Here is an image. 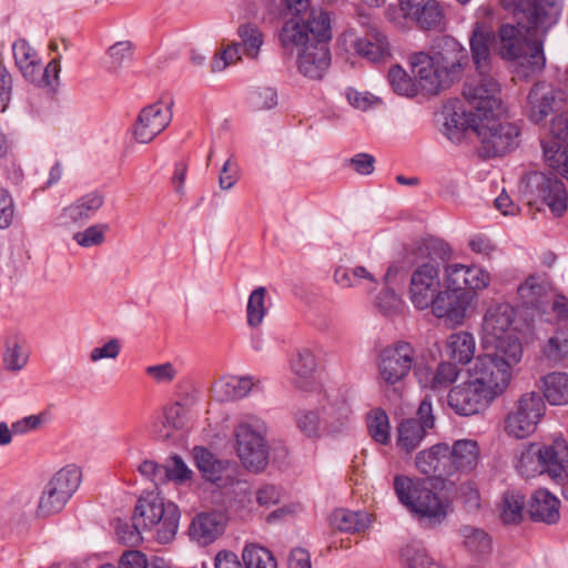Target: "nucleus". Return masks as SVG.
Listing matches in <instances>:
<instances>
[{
  "label": "nucleus",
  "instance_id": "nucleus-1",
  "mask_svg": "<svg viewBox=\"0 0 568 568\" xmlns=\"http://www.w3.org/2000/svg\"><path fill=\"white\" fill-rule=\"evenodd\" d=\"M468 61L467 50L455 39H444V49L435 55L415 52L409 57V65L418 82L404 69L394 65L388 71V81L393 90L404 97H414L420 89L426 94H437L448 87L454 74Z\"/></svg>",
  "mask_w": 568,
  "mask_h": 568
},
{
  "label": "nucleus",
  "instance_id": "nucleus-2",
  "mask_svg": "<svg viewBox=\"0 0 568 568\" xmlns=\"http://www.w3.org/2000/svg\"><path fill=\"white\" fill-rule=\"evenodd\" d=\"M511 378L507 361L498 365L489 356H477L467 369V379L449 390L448 405L463 416L478 414L507 390Z\"/></svg>",
  "mask_w": 568,
  "mask_h": 568
},
{
  "label": "nucleus",
  "instance_id": "nucleus-3",
  "mask_svg": "<svg viewBox=\"0 0 568 568\" xmlns=\"http://www.w3.org/2000/svg\"><path fill=\"white\" fill-rule=\"evenodd\" d=\"M478 120L468 119L457 111L447 115L444 123V133L457 143L467 131L476 133L480 150L485 156H499L518 145L519 128L503 116V110L490 115L480 114Z\"/></svg>",
  "mask_w": 568,
  "mask_h": 568
},
{
  "label": "nucleus",
  "instance_id": "nucleus-4",
  "mask_svg": "<svg viewBox=\"0 0 568 568\" xmlns=\"http://www.w3.org/2000/svg\"><path fill=\"white\" fill-rule=\"evenodd\" d=\"M449 255L448 244L439 239L426 240L412 251L410 262L414 270L407 296L416 310H428L442 292L440 261Z\"/></svg>",
  "mask_w": 568,
  "mask_h": 568
},
{
  "label": "nucleus",
  "instance_id": "nucleus-5",
  "mask_svg": "<svg viewBox=\"0 0 568 568\" xmlns=\"http://www.w3.org/2000/svg\"><path fill=\"white\" fill-rule=\"evenodd\" d=\"M525 24L506 23L500 26L496 41V51L498 55L514 62L517 73L524 78H529L540 72L546 63L542 42L539 34L546 32L551 26H536L528 28L529 21Z\"/></svg>",
  "mask_w": 568,
  "mask_h": 568
},
{
  "label": "nucleus",
  "instance_id": "nucleus-6",
  "mask_svg": "<svg viewBox=\"0 0 568 568\" xmlns=\"http://www.w3.org/2000/svg\"><path fill=\"white\" fill-rule=\"evenodd\" d=\"M515 308L508 303H499L487 308L483 320V346L496 364L509 363V369L520 363L524 349L516 335ZM523 328H520L521 331Z\"/></svg>",
  "mask_w": 568,
  "mask_h": 568
},
{
  "label": "nucleus",
  "instance_id": "nucleus-7",
  "mask_svg": "<svg viewBox=\"0 0 568 568\" xmlns=\"http://www.w3.org/2000/svg\"><path fill=\"white\" fill-rule=\"evenodd\" d=\"M132 520L138 523L142 530L155 529L156 539L161 544H166L178 531L180 511L173 503H164L160 495L148 494L138 500Z\"/></svg>",
  "mask_w": 568,
  "mask_h": 568
},
{
  "label": "nucleus",
  "instance_id": "nucleus-8",
  "mask_svg": "<svg viewBox=\"0 0 568 568\" xmlns=\"http://www.w3.org/2000/svg\"><path fill=\"white\" fill-rule=\"evenodd\" d=\"M416 361L412 344L396 342L384 347L377 357L378 384L388 397L399 398L404 381Z\"/></svg>",
  "mask_w": 568,
  "mask_h": 568
},
{
  "label": "nucleus",
  "instance_id": "nucleus-9",
  "mask_svg": "<svg viewBox=\"0 0 568 568\" xmlns=\"http://www.w3.org/2000/svg\"><path fill=\"white\" fill-rule=\"evenodd\" d=\"M517 470L526 478L547 473L554 480L568 476V445L556 442L552 446L529 445L519 455Z\"/></svg>",
  "mask_w": 568,
  "mask_h": 568
},
{
  "label": "nucleus",
  "instance_id": "nucleus-10",
  "mask_svg": "<svg viewBox=\"0 0 568 568\" xmlns=\"http://www.w3.org/2000/svg\"><path fill=\"white\" fill-rule=\"evenodd\" d=\"M517 295L527 329H535L538 322H551L555 300L546 274L529 275L518 286Z\"/></svg>",
  "mask_w": 568,
  "mask_h": 568
},
{
  "label": "nucleus",
  "instance_id": "nucleus-11",
  "mask_svg": "<svg viewBox=\"0 0 568 568\" xmlns=\"http://www.w3.org/2000/svg\"><path fill=\"white\" fill-rule=\"evenodd\" d=\"M265 434V423L256 417H248L234 428L236 454L243 466L252 471H261L268 464L270 450Z\"/></svg>",
  "mask_w": 568,
  "mask_h": 568
},
{
  "label": "nucleus",
  "instance_id": "nucleus-12",
  "mask_svg": "<svg viewBox=\"0 0 568 568\" xmlns=\"http://www.w3.org/2000/svg\"><path fill=\"white\" fill-rule=\"evenodd\" d=\"M394 489L399 501L420 518H426L434 524L445 518V505L423 483H415L409 477L397 475L394 479Z\"/></svg>",
  "mask_w": 568,
  "mask_h": 568
},
{
  "label": "nucleus",
  "instance_id": "nucleus-13",
  "mask_svg": "<svg viewBox=\"0 0 568 568\" xmlns=\"http://www.w3.org/2000/svg\"><path fill=\"white\" fill-rule=\"evenodd\" d=\"M81 479V469L75 465H68L58 470L45 485L39 499L38 516L48 517L60 513L78 490Z\"/></svg>",
  "mask_w": 568,
  "mask_h": 568
},
{
  "label": "nucleus",
  "instance_id": "nucleus-14",
  "mask_svg": "<svg viewBox=\"0 0 568 568\" xmlns=\"http://www.w3.org/2000/svg\"><path fill=\"white\" fill-rule=\"evenodd\" d=\"M546 413L544 397L538 392H527L507 415L505 429L509 436L521 439L531 435Z\"/></svg>",
  "mask_w": 568,
  "mask_h": 568
},
{
  "label": "nucleus",
  "instance_id": "nucleus-15",
  "mask_svg": "<svg viewBox=\"0 0 568 568\" xmlns=\"http://www.w3.org/2000/svg\"><path fill=\"white\" fill-rule=\"evenodd\" d=\"M525 195L529 201H540L551 213L561 216L568 209L565 184L556 176L544 172H531L525 178Z\"/></svg>",
  "mask_w": 568,
  "mask_h": 568
},
{
  "label": "nucleus",
  "instance_id": "nucleus-16",
  "mask_svg": "<svg viewBox=\"0 0 568 568\" xmlns=\"http://www.w3.org/2000/svg\"><path fill=\"white\" fill-rule=\"evenodd\" d=\"M479 75V82L477 84H466L463 92L469 108L457 112L458 114H465L467 120H478L481 118L480 114L487 116L503 110L498 82L488 73Z\"/></svg>",
  "mask_w": 568,
  "mask_h": 568
},
{
  "label": "nucleus",
  "instance_id": "nucleus-17",
  "mask_svg": "<svg viewBox=\"0 0 568 568\" xmlns=\"http://www.w3.org/2000/svg\"><path fill=\"white\" fill-rule=\"evenodd\" d=\"M551 138L542 140L545 163L568 181V116H556L550 125Z\"/></svg>",
  "mask_w": 568,
  "mask_h": 568
},
{
  "label": "nucleus",
  "instance_id": "nucleus-18",
  "mask_svg": "<svg viewBox=\"0 0 568 568\" xmlns=\"http://www.w3.org/2000/svg\"><path fill=\"white\" fill-rule=\"evenodd\" d=\"M490 274L476 265L448 264L444 271L445 290L470 293L485 290L490 284Z\"/></svg>",
  "mask_w": 568,
  "mask_h": 568
},
{
  "label": "nucleus",
  "instance_id": "nucleus-19",
  "mask_svg": "<svg viewBox=\"0 0 568 568\" xmlns=\"http://www.w3.org/2000/svg\"><path fill=\"white\" fill-rule=\"evenodd\" d=\"M172 121L171 106L164 103H153L143 108L132 129L136 142L148 144L162 133Z\"/></svg>",
  "mask_w": 568,
  "mask_h": 568
},
{
  "label": "nucleus",
  "instance_id": "nucleus-20",
  "mask_svg": "<svg viewBox=\"0 0 568 568\" xmlns=\"http://www.w3.org/2000/svg\"><path fill=\"white\" fill-rule=\"evenodd\" d=\"M433 408L426 396L417 409V418H407L398 426L397 445L406 453L413 452L420 444L426 430L434 426Z\"/></svg>",
  "mask_w": 568,
  "mask_h": 568
},
{
  "label": "nucleus",
  "instance_id": "nucleus-21",
  "mask_svg": "<svg viewBox=\"0 0 568 568\" xmlns=\"http://www.w3.org/2000/svg\"><path fill=\"white\" fill-rule=\"evenodd\" d=\"M473 294L458 293L452 290H442L432 306V314L454 327L464 323L467 310L470 306Z\"/></svg>",
  "mask_w": 568,
  "mask_h": 568
},
{
  "label": "nucleus",
  "instance_id": "nucleus-22",
  "mask_svg": "<svg viewBox=\"0 0 568 568\" xmlns=\"http://www.w3.org/2000/svg\"><path fill=\"white\" fill-rule=\"evenodd\" d=\"M561 92L546 83H536L528 93L525 112L535 123H541L559 109Z\"/></svg>",
  "mask_w": 568,
  "mask_h": 568
},
{
  "label": "nucleus",
  "instance_id": "nucleus-23",
  "mask_svg": "<svg viewBox=\"0 0 568 568\" xmlns=\"http://www.w3.org/2000/svg\"><path fill=\"white\" fill-rule=\"evenodd\" d=\"M343 40L357 54L371 62H381L390 55L386 37L376 28H371L362 37L354 31H347L343 34Z\"/></svg>",
  "mask_w": 568,
  "mask_h": 568
},
{
  "label": "nucleus",
  "instance_id": "nucleus-24",
  "mask_svg": "<svg viewBox=\"0 0 568 568\" xmlns=\"http://www.w3.org/2000/svg\"><path fill=\"white\" fill-rule=\"evenodd\" d=\"M399 11L424 30H440L444 14L436 0H399Z\"/></svg>",
  "mask_w": 568,
  "mask_h": 568
},
{
  "label": "nucleus",
  "instance_id": "nucleus-25",
  "mask_svg": "<svg viewBox=\"0 0 568 568\" xmlns=\"http://www.w3.org/2000/svg\"><path fill=\"white\" fill-rule=\"evenodd\" d=\"M195 465L203 478L220 488L233 481V466L229 460L219 459L212 452L202 446L193 448Z\"/></svg>",
  "mask_w": 568,
  "mask_h": 568
},
{
  "label": "nucleus",
  "instance_id": "nucleus-26",
  "mask_svg": "<svg viewBox=\"0 0 568 568\" xmlns=\"http://www.w3.org/2000/svg\"><path fill=\"white\" fill-rule=\"evenodd\" d=\"M331 64L328 44L325 41L312 42L298 51L297 68L301 74L312 80L324 77Z\"/></svg>",
  "mask_w": 568,
  "mask_h": 568
},
{
  "label": "nucleus",
  "instance_id": "nucleus-27",
  "mask_svg": "<svg viewBox=\"0 0 568 568\" xmlns=\"http://www.w3.org/2000/svg\"><path fill=\"white\" fill-rule=\"evenodd\" d=\"M495 40L494 27L488 20L475 23L469 43L473 62L479 74L490 70V45Z\"/></svg>",
  "mask_w": 568,
  "mask_h": 568
},
{
  "label": "nucleus",
  "instance_id": "nucleus-28",
  "mask_svg": "<svg viewBox=\"0 0 568 568\" xmlns=\"http://www.w3.org/2000/svg\"><path fill=\"white\" fill-rule=\"evenodd\" d=\"M226 526V517L220 511L201 513L190 525V537L200 545L206 546L216 540Z\"/></svg>",
  "mask_w": 568,
  "mask_h": 568
},
{
  "label": "nucleus",
  "instance_id": "nucleus-29",
  "mask_svg": "<svg viewBox=\"0 0 568 568\" xmlns=\"http://www.w3.org/2000/svg\"><path fill=\"white\" fill-rule=\"evenodd\" d=\"M197 404L195 393H183L179 398L163 407V426L169 429L164 437L169 438L172 432L183 429L190 419L192 408Z\"/></svg>",
  "mask_w": 568,
  "mask_h": 568
},
{
  "label": "nucleus",
  "instance_id": "nucleus-30",
  "mask_svg": "<svg viewBox=\"0 0 568 568\" xmlns=\"http://www.w3.org/2000/svg\"><path fill=\"white\" fill-rule=\"evenodd\" d=\"M416 467L428 476H450L453 466L449 462V446L437 444L420 452L416 457Z\"/></svg>",
  "mask_w": 568,
  "mask_h": 568
},
{
  "label": "nucleus",
  "instance_id": "nucleus-31",
  "mask_svg": "<svg viewBox=\"0 0 568 568\" xmlns=\"http://www.w3.org/2000/svg\"><path fill=\"white\" fill-rule=\"evenodd\" d=\"M291 372L294 376L293 382L303 392L316 389L318 383L316 379V359L314 354L303 348L294 354L290 361Z\"/></svg>",
  "mask_w": 568,
  "mask_h": 568
},
{
  "label": "nucleus",
  "instance_id": "nucleus-32",
  "mask_svg": "<svg viewBox=\"0 0 568 568\" xmlns=\"http://www.w3.org/2000/svg\"><path fill=\"white\" fill-rule=\"evenodd\" d=\"M104 204L102 193L94 191L84 194L75 202L64 207L59 216L61 225L84 222L91 219Z\"/></svg>",
  "mask_w": 568,
  "mask_h": 568
},
{
  "label": "nucleus",
  "instance_id": "nucleus-33",
  "mask_svg": "<svg viewBox=\"0 0 568 568\" xmlns=\"http://www.w3.org/2000/svg\"><path fill=\"white\" fill-rule=\"evenodd\" d=\"M559 499L548 490H536L529 503L527 513L534 521L555 524L559 519Z\"/></svg>",
  "mask_w": 568,
  "mask_h": 568
},
{
  "label": "nucleus",
  "instance_id": "nucleus-34",
  "mask_svg": "<svg viewBox=\"0 0 568 568\" xmlns=\"http://www.w3.org/2000/svg\"><path fill=\"white\" fill-rule=\"evenodd\" d=\"M479 460V447L475 440L460 439L449 447V462L452 464V475L456 471L469 473L474 470Z\"/></svg>",
  "mask_w": 568,
  "mask_h": 568
},
{
  "label": "nucleus",
  "instance_id": "nucleus-35",
  "mask_svg": "<svg viewBox=\"0 0 568 568\" xmlns=\"http://www.w3.org/2000/svg\"><path fill=\"white\" fill-rule=\"evenodd\" d=\"M334 281L343 288L364 287L367 291H374L378 284L375 275L362 265L352 268L337 267L334 272Z\"/></svg>",
  "mask_w": 568,
  "mask_h": 568
},
{
  "label": "nucleus",
  "instance_id": "nucleus-36",
  "mask_svg": "<svg viewBox=\"0 0 568 568\" xmlns=\"http://www.w3.org/2000/svg\"><path fill=\"white\" fill-rule=\"evenodd\" d=\"M13 57L18 69L28 81L39 80V63L41 61L38 52L23 39L17 40L12 45Z\"/></svg>",
  "mask_w": 568,
  "mask_h": 568
},
{
  "label": "nucleus",
  "instance_id": "nucleus-37",
  "mask_svg": "<svg viewBox=\"0 0 568 568\" xmlns=\"http://www.w3.org/2000/svg\"><path fill=\"white\" fill-rule=\"evenodd\" d=\"M239 42L233 41L241 54L251 60H257L264 43V34L261 29L251 22L240 23L236 30Z\"/></svg>",
  "mask_w": 568,
  "mask_h": 568
},
{
  "label": "nucleus",
  "instance_id": "nucleus-38",
  "mask_svg": "<svg viewBox=\"0 0 568 568\" xmlns=\"http://www.w3.org/2000/svg\"><path fill=\"white\" fill-rule=\"evenodd\" d=\"M476 342L471 333L460 331L448 336L446 353L448 357L459 364H468L474 358Z\"/></svg>",
  "mask_w": 568,
  "mask_h": 568
},
{
  "label": "nucleus",
  "instance_id": "nucleus-39",
  "mask_svg": "<svg viewBox=\"0 0 568 568\" xmlns=\"http://www.w3.org/2000/svg\"><path fill=\"white\" fill-rule=\"evenodd\" d=\"M525 496L519 490L504 493L499 504L498 514L505 525H517L524 519Z\"/></svg>",
  "mask_w": 568,
  "mask_h": 568
},
{
  "label": "nucleus",
  "instance_id": "nucleus-40",
  "mask_svg": "<svg viewBox=\"0 0 568 568\" xmlns=\"http://www.w3.org/2000/svg\"><path fill=\"white\" fill-rule=\"evenodd\" d=\"M304 18H291L283 26L280 40L282 45L287 50H303L305 45L314 42L305 26Z\"/></svg>",
  "mask_w": 568,
  "mask_h": 568
},
{
  "label": "nucleus",
  "instance_id": "nucleus-41",
  "mask_svg": "<svg viewBox=\"0 0 568 568\" xmlns=\"http://www.w3.org/2000/svg\"><path fill=\"white\" fill-rule=\"evenodd\" d=\"M542 397L550 405L568 404V374L551 373L542 378Z\"/></svg>",
  "mask_w": 568,
  "mask_h": 568
},
{
  "label": "nucleus",
  "instance_id": "nucleus-42",
  "mask_svg": "<svg viewBox=\"0 0 568 568\" xmlns=\"http://www.w3.org/2000/svg\"><path fill=\"white\" fill-rule=\"evenodd\" d=\"M251 377L229 376L220 379L214 389L221 400L245 397L253 387Z\"/></svg>",
  "mask_w": 568,
  "mask_h": 568
},
{
  "label": "nucleus",
  "instance_id": "nucleus-43",
  "mask_svg": "<svg viewBox=\"0 0 568 568\" xmlns=\"http://www.w3.org/2000/svg\"><path fill=\"white\" fill-rule=\"evenodd\" d=\"M367 521L366 514L343 508L334 510L329 517L332 528L344 532H355L364 529L367 526Z\"/></svg>",
  "mask_w": 568,
  "mask_h": 568
},
{
  "label": "nucleus",
  "instance_id": "nucleus-44",
  "mask_svg": "<svg viewBox=\"0 0 568 568\" xmlns=\"http://www.w3.org/2000/svg\"><path fill=\"white\" fill-rule=\"evenodd\" d=\"M303 24L314 42L325 41L327 43L331 39L329 18L323 10L310 9L304 14Z\"/></svg>",
  "mask_w": 568,
  "mask_h": 568
},
{
  "label": "nucleus",
  "instance_id": "nucleus-45",
  "mask_svg": "<svg viewBox=\"0 0 568 568\" xmlns=\"http://www.w3.org/2000/svg\"><path fill=\"white\" fill-rule=\"evenodd\" d=\"M561 10V0H535L530 18L535 21V26H552L557 22Z\"/></svg>",
  "mask_w": 568,
  "mask_h": 568
},
{
  "label": "nucleus",
  "instance_id": "nucleus-46",
  "mask_svg": "<svg viewBox=\"0 0 568 568\" xmlns=\"http://www.w3.org/2000/svg\"><path fill=\"white\" fill-rule=\"evenodd\" d=\"M295 424L297 429L308 438L321 437L325 429L320 413L314 409H301L296 412Z\"/></svg>",
  "mask_w": 568,
  "mask_h": 568
},
{
  "label": "nucleus",
  "instance_id": "nucleus-47",
  "mask_svg": "<svg viewBox=\"0 0 568 568\" xmlns=\"http://www.w3.org/2000/svg\"><path fill=\"white\" fill-rule=\"evenodd\" d=\"M465 547L474 554H487L491 549V538L481 528L465 526L460 529Z\"/></svg>",
  "mask_w": 568,
  "mask_h": 568
},
{
  "label": "nucleus",
  "instance_id": "nucleus-48",
  "mask_svg": "<svg viewBox=\"0 0 568 568\" xmlns=\"http://www.w3.org/2000/svg\"><path fill=\"white\" fill-rule=\"evenodd\" d=\"M246 568H277L273 554L258 545H247L242 554Z\"/></svg>",
  "mask_w": 568,
  "mask_h": 568
},
{
  "label": "nucleus",
  "instance_id": "nucleus-49",
  "mask_svg": "<svg viewBox=\"0 0 568 568\" xmlns=\"http://www.w3.org/2000/svg\"><path fill=\"white\" fill-rule=\"evenodd\" d=\"M367 427L371 437L379 444L386 445L390 438V427L387 414L382 409H374L368 414Z\"/></svg>",
  "mask_w": 568,
  "mask_h": 568
},
{
  "label": "nucleus",
  "instance_id": "nucleus-50",
  "mask_svg": "<svg viewBox=\"0 0 568 568\" xmlns=\"http://www.w3.org/2000/svg\"><path fill=\"white\" fill-rule=\"evenodd\" d=\"M266 288L260 286L255 288L248 296L246 306L247 324L251 327H257L262 324L266 314L265 297Z\"/></svg>",
  "mask_w": 568,
  "mask_h": 568
},
{
  "label": "nucleus",
  "instance_id": "nucleus-51",
  "mask_svg": "<svg viewBox=\"0 0 568 568\" xmlns=\"http://www.w3.org/2000/svg\"><path fill=\"white\" fill-rule=\"evenodd\" d=\"M28 362V354L14 338L6 341V352L3 354V363L8 371H21Z\"/></svg>",
  "mask_w": 568,
  "mask_h": 568
},
{
  "label": "nucleus",
  "instance_id": "nucleus-52",
  "mask_svg": "<svg viewBox=\"0 0 568 568\" xmlns=\"http://www.w3.org/2000/svg\"><path fill=\"white\" fill-rule=\"evenodd\" d=\"M544 354L552 361L559 362L568 358V334L558 331L551 336L542 348Z\"/></svg>",
  "mask_w": 568,
  "mask_h": 568
},
{
  "label": "nucleus",
  "instance_id": "nucleus-53",
  "mask_svg": "<svg viewBox=\"0 0 568 568\" xmlns=\"http://www.w3.org/2000/svg\"><path fill=\"white\" fill-rule=\"evenodd\" d=\"M133 44L131 41H119L112 44L108 51V63L112 71H118L124 62L132 59Z\"/></svg>",
  "mask_w": 568,
  "mask_h": 568
},
{
  "label": "nucleus",
  "instance_id": "nucleus-54",
  "mask_svg": "<svg viewBox=\"0 0 568 568\" xmlns=\"http://www.w3.org/2000/svg\"><path fill=\"white\" fill-rule=\"evenodd\" d=\"M106 224H94L84 231L73 234V240L82 247H92L101 245L105 240Z\"/></svg>",
  "mask_w": 568,
  "mask_h": 568
},
{
  "label": "nucleus",
  "instance_id": "nucleus-55",
  "mask_svg": "<svg viewBox=\"0 0 568 568\" xmlns=\"http://www.w3.org/2000/svg\"><path fill=\"white\" fill-rule=\"evenodd\" d=\"M500 3L504 9L514 13L519 26H526L525 20L528 19V28H531V26L536 27L534 23L535 21L530 18V16H532V6H535V0H500Z\"/></svg>",
  "mask_w": 568,
  "mask_h": 568
},
{
  "label": "nucleus",
  "instance_id": "nucleus-56",
  "mask_svg": "<svg viewBox=\"0 0 568 568\" xmlns=\"http://www.w3.org/2000/svg\"><path fill=\"white\" fill-rule=\"evenodd\" d=\"M242 60V54L239 51L237 47L231 42L226 47H224L221 51L216 52L212 63H211V71L222 72L224 71L229 65L237 63Z\"/></svg>",
  "mask_w": 568,
  "mask_h": 568
},
{
  "label": "nucleus",
  "instance_id": "nucleus-57",
  "mask_svg": "<svg viewBox=\"0 0 568 568\" xmlns=\"http://www.w3.org/2000/svg\"><path fill=\"white\" fill-rule=\"evenodd\" d=\"M457 367L453 363L444 362L437 366L429 386L435 390L446 388L452 385L457 379Z\"/></svg>",
  "mask_w": 568,
  "mask_h": 568
},
{
  "label": "nucleus",
  "instance_id": "nucleus-58",
  "mask_svg": "<svg viewBox=\"0 0 568 568\" xmlns=\"http://www.w3.org/2000/svg\"><path fill=\"white\" fill-rule=\"evenodd\" d=\"M403 301L393 288H384L376 298V306L385 315H392L400 311Z\"/></svg>",
  "mask_w": 568,
  "mask_h": 568
},
{
  "label": "nucleus",
  "instance_id": "nucleus-59",
  "mask_svg": "<svg viewBox=\"0 0 568 568\" xmlns=\"http://www.w3.org/2000/svg\"><path fill=\"white\" fill-rule=\"evenodd\" d=\"M16 216V204L10 192L0 186V230L10 227Z\"/></svg>",
  "mask_w": 568,
  "mask_h": 568
},
{
  "label": "nucleus",
  "instance_id": "nucleus-60",
  "mask_svg": "<svg viewBox=\"0 0 568 568\" xmlns=\"http://www.w3.org/2000/svg\"><path fill=\"white\" fill-rule=\"evenodd\" d=\"M468 247L483 258H491L497 251L496 244L484 233H476L469 237Z\"/></svg>",
  "mask_w": 568,
  "mask_h": 568
},
{
  "label": "nucleus",
  "instance_id": "nucleus-61",
  "mask_svg": "<svg viewBox=\"0 0 568 568\" xmlns=\"http://www.w3.org/2000/svg\"><path fill=\"white\" fill-rule=\"evenodd\" d=\"M145 373L158 384H170L175 379L178 369L172 363L166 362L148 366Z\"/></svg>",
  "mask_w": 568,
  "mask_h": 568
},
{
  "label": "nucleus",
  "instance_id": "nucleus-62",
  "mask_svg": "<svg viewBox=\"0 0 568 568\" xmlns=\"http://www.w3.org/2000/svg\"><path fill=\"white\" fill-rule=\"evenodd\" d=\"M121 352V343L118 338H110L102 346H97L91 349L89 359L92 363L102 359H115Z\"/></svg>",
  "mask_w": 568,
  "mask_h": 568
},
{
  "label": "nucleus",
  "instance_id": "nucleus-63",
  "mask_svg": "<svg viewBox=\"0 0 568 568\" xmlns=\"http://www.w3.org/2000/svg\"><path fill=\"white\" fill-rule=\"evenodd\" d=\"M277 92L271 87H260L252 95L253 104L258 110L273 109L277 105Z\"/></svg>",
  "mask_w": 568,
  "mask_h": 568
},
{
  "label": "nucleus",
  "instance_id": "nucleus-64",
  "mask_svg": "<svg viewBox=\"0 0 568 568\" xmlns=\"http://www.w3.org/2000/svg\"><path fill=\"white\" fill-rule=\"evenodd\" d=\"M164 478H169L172 480H175L178 483H182L186 479H189L192 475V470L186 466V464L183 462V459L174 455L171 458V464L169 466H164Z\"/></svg>",
  "mask_w": 568,
  "mask_h": 568
}]
</instances>
